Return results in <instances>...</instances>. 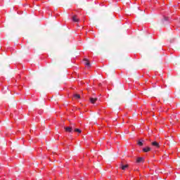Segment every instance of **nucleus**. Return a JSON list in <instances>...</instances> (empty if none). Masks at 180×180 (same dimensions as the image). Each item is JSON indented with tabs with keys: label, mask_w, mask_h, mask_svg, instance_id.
I'll use <instances>...</instances> for the list:
<instances>
[{
	"label": "nucleus",
	"mask_w": 180,
	"mask_h": 180,
	"mask_svg": "<svg viewBox=\"0 0 180 180\" xmlns=\"http://www.w3.org/2000/svg\"><path fill=\"white\" fill-rule=\"evenodd\" d=\"M72 20L73 22H79V20L78 19V18H77V15H74L72 17Z\"/></svg>",
	"instance_id": "nucleus-6"
},
{
	"label": "nucleus",
	"mask_w": 180,
	"mask_h": 180,
	"mask_svg": "<svg viewBox=\"0 0 180 180\" xmlns=\"http://www.w3.org/2000/svg\"><path fill=\"white\" fill-rule=\"evenodd\" d=\"M150 150H151V148L150 147H146L143 148V151L144 153H148V151H150Z\"/></svg>",
	"instance_id": "nucleus-5"
},
{
	"label": "nucleus",
	"mask_w": 180,
	"mask_h": 180,
	"mask_svg": "<svg viewBox=\"0 0 180 180\" xmlns=\"http://www.w3.org/2000/svg\"><path fill=\"white\" fill-rule=\"evenodd\" d=\"M129 165H120V168L123 170V171H126V169H127Z\"/></svg>",
	"instance_id": "nucleus-4"
},
{
	"label": "nucleus",
	"mask_w": 180,
	"mask_h": 180,
	"mask_svg": "<svg viewBox=\"0 0 180 180\" xmlns=\"http://www.w3.org/2000/svg\"><path fill=\"white\" fill-rule=\"evenodd\" d=\"M74 131H75L76 133H79V134L82 132V131H81V129H77V128L75 129Z\"/></svg>",
	"instance_id": "nucleus-10"
},
{
	"label": "nucleus",
	"mask_w": 180,
	"mask_h": 180,
	"mask_svg": "<svg viewBox=\"0 0 180 180\" xmlns=\"http://www.w3.org/2000/svg\"><path fill=\"white\" fill-rule=\"evenodd\" d=\"M136 162L138 164H140V162H144V158H138L136 159Z\"/></svg>",
	"instance_id": "nucleus-3"
},
{
	"label": "nucleus",
	"mask_w": 180,
	"mask_h": 180,
	"mask_svg": "<svg viewBox=\"0 0 180 180\" xmlns=\"http://www.w3.org/2000/svg\"><path fill=\"white\" fill-rule=\"evenodd\" d=\"M152 146L153 147H155L156 148H160V143H158V142H157V141L152 142Z\"/></svg>",
	"instance_id": "nucleus-2"
},
{
	"label": "nucleus",
	"mask_w": 180,
	"mask_h": 180,
	"mask_svg": "<svg viewBox=\"0 0 180 180\" xmlns=\"http://www.w3.org/2000/svg\"><path fill=\"white\" fill-rule=\"evenodd\" d=\"M64 129L68 133H71V131L73 130L72 127H65Z\"/></svg>",
	"instance_id": "nucleus-1"
},
{
	"label": "nucleus",
	"mask_w": 180,
	"mask_h": 180,
	"mask_svg": "<svg viewBox=\"0 0 180 180\" xmlns=\"http://www.w3.org/2000/svg\"><path fill=\"white\" fill-rule=\"evenodd\" d=\"M74 98L75 99H79V98H81V96L79 94H75Z\"/></svg>",
	"instance_id": "nucleus-9"
},
{
	"label": "nucleus",
	"mask_w": 180,
	"mask_h": 180,
	"mask_svg": "<svg viewBox=\"0 0 180 180\" xmlns=\"http://www.w3.org/2000/svg\"><path fill=\"white\" fill-rule=\"evenodd\" d=\"M96 101H98L97 98H90V102H91V103H95V102H96Z\"/></svg>",
	"instance_id": "nucleus-7"
},
{
	"label": "nucleus",
	"mask_w": 180,
	"mask_h": 180,
	"mask_svg": "<svg viewBox=\"0 0 180 180\" xmlns=\"http://www.w3.org/2000/svg\"><path fill=\"white\" fill-rule=\"evenodd\" d=\"M138 144H139V146H143V142L141 141H139L138 142Z\"/></svg>",
	"instance_id": "nucleus-11"
},
{
	"label": "nucleus",
	"mask_w": 180,
	"mask_h": 180,
	"mask_svg": "<svg viewBox=\"0 0 180 180\" xmlns=\"http://www.w3.org/2000/svg\"><path fill=\"white\" fill-rule=\"evenodd\" d=\"M164 19H165V20H168L169 18H168V17H165Z\"/></svg>",
	"instance_id": "nucleus-12"
},
{
	"label": "nucleus",
	"mask_w": 180,
	"mask_h": 180,
	"mask_svg": "<svg viewBox=\"0 0 180 180\" xmlns=\"http://www.w3.org/2000/svg\"><path fill=\"white\" fill-rule=\"evenodd\" d=\"M85 61L86 62L84 63V65H86V67H91V63L86 60H85Z\"/></svg>",
	"instance_id": "nucleus-8"
}]
</instances>
